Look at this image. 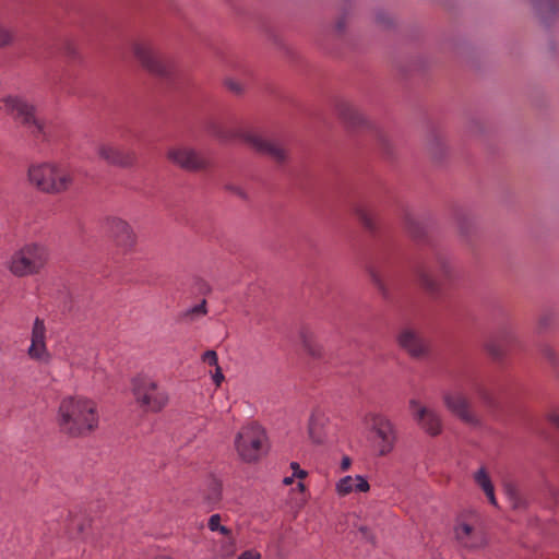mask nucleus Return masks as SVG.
<instances>
[{
  "label": "nucleus",
  "instance_id": "nucleus-21",
  "mask_svg": "<svg viewBox=\"0 0 559 559\" xmlns=\"http://www.w3.org/2000/svg\"><path fill=\"white\" fill-rule=\"evenodd\" d=\"M354 212L358 221L366 229L373 230L376 228V216L371 211L364 206H357Z\"/></svg>",
  "mask_w": 559,
  "mask_h": 559
},
{
  "label": "nucleus",
  "instance_id": "nucleus-2",
  "mask_svg": "<svg viewBox=\"0 0 559 559\" xmlns=\"http://www.w3.org/2000/svg\"><path fill=\"white\" fill-rule=\"evenodd\" d=\"M27 179L39 192L49 195H61L75 187L74 170L64 163L48 160L28 167Z\"/></svg>",
  "mask_w": 559,
  "mask_h": 559
},
{
  "label": "nucleus",
  "instance_id": "nucleus-33",
  "mask_svg": "<svg viewBox=\"0 0 559 559\" xmlns=\"http://www.w3.org/2000/svg\"><path fill=\"white\" fill-rule=\"evenodd\" d=\"M352 465V460L349 456L345 455L342 457V461H341V469L344 472V471H347Z\"/></svg>",
  "mask_w": 559,
  "mask_h": 559
},
{
  "label": "nucleus",
  "instance_id": "nucleus-4",
  "mask_svg": "<svg viewBox=\"0 0 559 559\" xmlns=\"http://www.w3.org/2000/svg\"><path fill=\"white\" fill-rule=\"evenodd\" d=\"M209 132L223 142L241 141L260 154L266 155L276 162L286 158V150L276 141L262 134L243 129L242 127L223 128L216 124L209 127Z\"/></svg>",
  "mask_w": 559,
  "mask_h": 559
},
{
  "label": "nucleus",
  "instance_id": "nucleus-27",
  "mask_svg": "<svg viewBox=\"0 0 559 559\" xmlns=\"http://www.w3.org/2000/svg\"><path fill=\"white\" fill-rule=\"evenodd\" d=\"M202 360L210 366L218 367V357L215 350H206L202 355Z\"/></svg>",
  "mask_w": 559,
  "mask_h": 559
},
{
  "label": "nucleus",
  "instance_id": "nucleus-35",
  "mask_svg": "<svg viewBox=\"0 0 559 559\" xmlns=\"http://www.w3.org/2000/svg\"><path fill=\"white\" fill-rule=\"evenodd\" d=\"M295 477H296V476H294V475L285 477V478L283 479V484H284V485H286V486L292 485V484H293V481H294V478H295Z\"/></svg>",
  "mask_w": 559,
  "mask_h": 559
},
{
  "label": "nucleus",
  "instance_id": "nucleus-15",
  "mask_svg": "<svg viewBox=\"0 0 559 559\" xmlns=\"http://www.w3.org/2000/svg\"><path fill=\"white\" fill-rule=\"evenodd\" d=\"M106 227L110 238L120 251L127 253L134 248L136 236L128 222L119 217H109L106 221Z\"/></svg>",
  "mask_w": 559,
  "mask_h": 559
},
{
  "label": "nucleus",
  "instance_id": "nucleus-18",
  "mask_svg": "<svg viewBox=\"0 0 559 559\" xmlns=\"http://www.w3.org/2000/svg\"><path fill=\"white\" fill-rule=\"evenodd\" d=\"M370 485L365 476L356 475L344 476L335 484V491L340 497H345L352 492H368Z\"/></svg>",
  "mask_w": 559,
  "mask_h": 559
},
{
  "label": "nucleus",
  "instance_id": "nucleus-5",
  "mask_svg": "<svg viewBox=\"0 0 559 559\" xmlns=\"http://www.w3.org/2000/svg\"><path fill=\"white\" fill-rule=\"evenodd\" d=\"M130 388L134 403L145 413H159L169 404L168 391L151 374H135L130 381Z\"/></svg>",
  "mask_w": 559,
  "mask_h": 559
},
{
  "label": "nucleus",
  "instance_id": "nucleus-19",
  "mask_svg": "<svg viewBox=\"0 0 559 559\" xmlns=\"http://www.w3.org/2000/svg\"><path fill=\"white\" fill-rule=\"evenodd\" d=\"M329 417L321 413H313L309 420L308 432L312 442L317 444L324 443L328 439Z\"/></svg>",
  "mask_w": 559,
  "mask_h": 559
},
{
  "label": "nucleus",
  "instance_id": "nucleus-26",
  "mask_svg": "<svg viewBox=\"0 0 559 559\" xmlns=\"http://www.w3.org/2000/svg\"><path fill=\"white\" fill-rule=\"evenodd\" d=\"M419 282L426 289L430 292L437 289V284L429 277V275L426 272H420Z\"/></svg>",
  "mask_w": 559,
  "mask_h": 559
},
{
  "label": "nucleus",
  "instance_id": "nucleus-7",
  "mask_svg": "<svg viewBox=\"0 0 559 559\" xmlns=\"http://www.w3.org/2000/svg\"><path fill=\"white\" fill-rule=\"evenodd\" d=\"M369 430V441L372 449L380 456H386L393 452L397 431L392 420L380 413H367L362 418Z\"/></svg>",
  "mask_w": 559,
  "mask_h": 559
},
{
  "label": "nucleus",
  "instance_id": "nucleus-20",
  "mask_svg": "<svg viewBox=\"0 0 559 559\" xmlns=\"http://www.w3.org/2000/svg\"><path fill=\"white\" fill-rule=\"evenodd\" d=\"M474 481L476 483V485L484 491V493L486 495L489 503L493 507H497L498 506V502H497V499H496V496H495V487H493V484L491 481V478L487 472V469L485 467H479L475 473H474Z\"/></svg>",
  "mask_w": 559,
  "mask_h": 559
},
{
  "label": "nucleus",
  "instance_id": "nucleus-30",
  "mask_svg": "<svg viewBox=\"0 0 559 559\" xmlns=\"http://www.w3.org/2000/svg\"><path fill=\"white\" fill-rule=\"evenodd\" d=\"M212 379L216 386H219L222 384L224 380V374L219 366L215 367V372L212 374Z\"/></svg>",
  "mask_w": 559,
  "mask_h": 559
},
{
  "label": "nucleus",
  "instance_id": "nucleus-28",
  "mask_svg": "<svg viewBox=\"0 0 559 559\" xmlns=\"http://www.w3.org/2000/svg\"><path fill=\"white\" fill-rule=\"evenodd\" d=\"M290 468L293 469V475L296 476V478L304 479L307 476V472L301 469L297 462H292Z\"/></svg>",
  "mask_w": 559,
  "mask_h": 559
},
{
  "label": "nucleus",
  "instance_id": "nucleus-36",
  "mask_svg": "<svg viewBox=\"0 0 559 559\" xmlns=\"http://www.w3.org/2000/svg\"><path fill=\"white\" fill-rule=\"evenodd\" d=\"M297 489L300 491V492H304L306 490V486L304 483L299 481L297 484Z\"/></svg>",
  "mask_w": 559,
  "mask_h": 559
},
{
  "label": "nucleus",
  "instance_id": "nucleus-16",
  "mask_svg": "<svg viewBox=\"0 0 559 559\" xmlns=\"http://www.w3.org/2000/svg\"><path fill=\"white\" fill-rule=\"evenodd\" d=\"M456 540L465 548L479 549L487 544L484 531L475 524L459 520L454 526Z\"/></svg>",
  "mask_w": 559,
  "mask_h": 559
},
{
  "label": "nucleus",
  "instance_id": "nucleus-24",
  "mask_svg": "<svg viewBox=\"0 0 559 559\" xmlns=\"http://www.w3.org/2000/svg\"><path fill=\"white\" fill-rule=\"evenodd\" d=\"M14 40L13 31L0 22V49L13 45Z\"/></svg>",
  "mask_w": 559,
  "mask_h": 559
},
{
  "label": "nucleus",
  "instance_id": "nucleus-13",
  "mask_svg": "<svg viewBox=\"0 0 559 559\" xmlns=\"http://www.w3.org/2000/svg\"><path fill=\"white\" fill-rule=\"evenodd\" d=\"M396 343L412 358L426 357L430 352L429 342L411 326H404L399 331Z\"/></svg>",
  "mask_w": 559,
  "mask_h": 559
},
{
  "label": "nucleus",
  "instance_id": "nucleus-12",
  "mask_svg": "<svg viewBox=\"0 0 559 559\" xmlns=\"http://www.w3.org/2000/svg\"><path fill=\"white\" fill-rule=\"evenodd\" d=\"M136 60L148 72L163 75L167 72L164 57L159 49L150 40H136L132 44Z\"/></svg>",
  "mask_w": 559,
  "mask_h": 559
},
{
  "label": "nucleus",
  "instance_id": "nucleus-23",
  "mask_svg": "<svg viewBox=\"0 0 559 559\" xmlns=\"http://www.w3.org/2000/svg\"><path fill=\"white\" fill-rule=\"evenodd\" d=\"M225 537L226 539L223 540L219 545L218 556H221L222 558H229L233 557L236 552V540L231 536V534Z\"/></svg>",
  "mask_w": 559,
  "mask_h": 559
},
{
  "label": "nucleus",
  "instance_id": "nucleus-3",
  "mask_svg": "<svg viewBox=\"0 0 559 559\" xmlns=\"http://www.w3.org/2000/svg\"><path fill=\"white\" fill-rule=\"evenodd\" d=\"M50 261L49 248L40 241H26L13 249L3 262L4 269L15 278L39 275Z\"/></svg>",
  "mask_w": 559,
  "mask_h": 559
},
{
  "label": "nucleus",
  "instance_id": "nucleus-22",
  "mask_svg": "<svg viewBox=\"0 0 559 559\" xmlns=\"http://www.w3.org/2000/svg\"><path fill=\"white\" fill-rule=\"evenodd\" d=\"M221 522H222L221 514H218V513L212 514L207 522L209 530L211 532H218L219 534H222L224 536H229L231 534V531L227 526L222 525Z\"/></svg>",
  "mask_w": 559,
  "mask_h": 559
},
{
  "label": "nucleus",
  "instance_id": "nucleus-32",
  "mask_svg": "<svg viewBox=\"0 0 559 559\" xmlns=\"http://www.w3.org/2000/svg\"><path fill=\"white\" fill-rule=\"evenodd\" d=\"M548 420L555 425L557 428H559V412L555 411L548 414Z\"/></svg>",
  "mask_w": 559,
  "mask_h": 559
},
{
  "label": "nucleus",
  "instance_id": "nucleus-34",
  "mask_svg": "<svg viewBox=\"0 0 559 559\" xmlns=\"http://www.w3.org/2000/svg\"><path fill=\"white\" fill-rule=\"evenodd\" d=\"M510 500L512 502L513 508H521L523 503L520 501V499L515 496V493L510 492Z\"/></svg>",
  "mask_w": 559,
  "mask_h": 559
},
{
  "label": "nucleus",
  "instance_id": "nucleus-31",
  "mask_svg": "<svg viewBox=\"0 0 559 559\" xmlns=\"http://www.w3.org/2000/svg\"><path fill=\"white\" fill-rule=\"evenodd\" d=\"M312 336H313V335H312V333H311L309 330H307V329H302V330L300 331V337H301V340H302V343H304V344H305V346H307V347H309V346H310V342H311V340H312Z\"/></svg>",
  "mask_w": 559,
  "mask_h": 559
},
{
  "label": "nucleus",
  "instance_id": "nucleus-1",
  "mask_svg": "<svg viewBox=\"0 0 559 559\" xmlns=\"http://www.w3.org/2000/svg\"><path fill=\"white\" fill-rule=\"evenodd\" d=\"M56 424L70 438L87 437L99 426L97 403L84 395L64 396L57 408Z\"/></svg>",
  "mask_w": 559,
  "mask_h": 559
},
{
  "label": "nucleus",
  "instance_id": "nucleus-8",
  "mask_svg": "<svg viewBox=\"0 0 559 559\" xmlns=\"http://www.w3.org/2000/svg\"><path fill=\"white\" fill-rule=\"evenodd\" d=\"M0 112L12 117L33 134H39L44 130V123L35 115V107L22 96L7 95L0 98Z\"/></svg>",
  "mask_w": 559,
  "mask_h": 559
},
{
  "label": "nucleus",
  "instance_id": "nucleus-37",
  "mask_svg": "<svg viewBox=\"0 0 559 559\" xmlns=\"http://www.w3.org/2000/svg\"><path fill=\"white\" fill-rule=\"evenodd\" d=\"M198 309H200L203 313H205L206 312L205 302L203 301V304Z\"/></svg>",
  "mask_w": 559,
  "mask_h": 559
},
{
  "label": "nucleus",
  "instance_id": "nucleus-10",
  "mask_svg": "<svg viewBox=\"0 0 559 559\" xmlns=\"http://www.w3.org/2000/svg\"><path fill=\"white\" fill-rule=\"evenodd\" d=\"M408 409L414 421L425 433L437 437L442 432V417L436 408L424 405L417 399H412L408 402Z\"/></svg>",
  "mask_w": 559,
  "mask_h": 559
},
{
  "label": "nucleus",
  "instance_id": "nucleus-17",
  "mask_svg": "<svg viewBox=\"0 0 559 559\" xmlns=\"http://www.w3.org/2000/svg\"><path fill=\"white\" fill-rule=\"evenodd\" d=\"M97 156L109 165L128 167L135 162V154L108 143H100L96 147Z\"/></svg>",
  "mask_w": 559,
  "mask_h": 559
},
{
  "label": "nucleus",
  "instance_id": "nucleus-29",
  "mask_svg": "<svg viewBox=\"0 0 559 559\" xmlns=\"http://www.w3.org/2000/svg\"><path fill=\"white\" fill-rule=\"evenodd\" d=\"M238 559H261V554L258 550L249 549L241 552Z\"/></svg>",
  "mask_w": 559,
  "mask_h": 559
},
{
  "label": "nucleus",
  "instance_id": "nucleus-6",
  "mask_svg": "<svg viewBox=\"0 0 559 559\" xmlns=\"http://www.w3.org/2000/svg\"><path fill=\"white\" fill-rule=\"evenodd\" d=\"M267 436L265 430L255 423L242 426L235 436L234 448L238 459L247 464L261 460L266 451Z\"/></svg>",
  "mask_w": 559,
  "mask_h": 559
},
{
  "label": "nucleus",
  "instance_id": "nucleus-38",
  "mask_svg": "<svg viewBox=\"0 0 559 559\" xmlns=\"http://www.w3.org/2000/svg\"><path fill=\"white\" fill-rule=\"evenodd\" d=\"M360 532H361L364 535H367L368 530H367L366 527H360Z\"/></svg>",
  "mask_w": 559,
  "mask_h": 559
},
{
  "label": "nucleus",
  "instance_id": "nucleus-14",
  "mask_svg": "<svg viewBox=\"0 0 559 559\" xmlns=\"http://www.w3.org/2000/svg\"><path fill=\"white\" fill-rule=\"evenodd\" d=\"M167 159L174 165L189 171L200 170L206 163L202 155L191 146L174 145L167 150Z\"/></svg>",
  "mask_w": 559,
  "mask_h": 559
},
{
  "label": "nucleus",
  "instance_id": "nucleus-9",
  "mask_svg": "<svg viewBox=\"0 0 559 559\" xmlns=\"http://www.w3.org/2000/svg\"><path fill=\"white\" fill-rule=\"evenodd\" d=\"M47 332L45 320L36 317L32 322L26 355L29 360L40 366H49L53 359V355L48 347Z\"/></svg>",
  "mask_w": 559,
  "mask_h": 559
},
{
  "label": "nucleus",
  "instance_id": "nucleus-11",
  "mask_svg": "<svg viewBox=\"0 0 559 559\" xmlns=\"http://www.w3.org/2000/svg\"><path fill=\"white\" fill-rule=\"evenodd\" d=\"M442 401L445 408L461 421L466 425L477 427L480 420L475 412L467 396L461 391H444L442 393Z\"/></svg>",
  "mask_w": 559,
  "mask_h": 559
},
{
  "label": "nucleus",
  "instance_id": "nucleus-25",
  "mask_svg": "<svg viewBox=\"0 0 559 559\" xmlns=\"http://www.w3.org/2000/svg\"><path fill=\"white\" fill-rule=\"evenodd\" d=\"M225 86L233 93L240 94L243 92L245 86L241 82L235 80V79H226L225 80Z\"/></svg>",
  "mask_w": 559,
  "mask_h": 559
}]
</instances>
